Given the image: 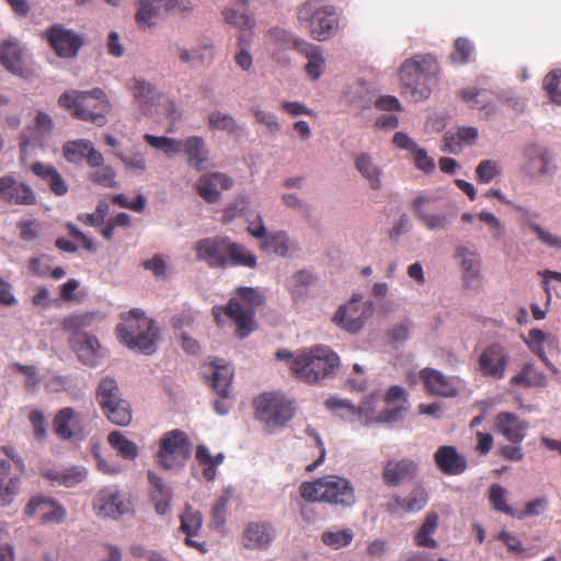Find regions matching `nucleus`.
Masks as SVG:
<instances>
[{"label": "nucleus", "mask_w": 561, "mask_h": 561, "mask_svg": "<svg viewBox=\"0 0 561 561\" xmlns=\"http://www.w3.org/2000/svg\"><path fill=\"white\" fill-rule=\"evenodd\" d=\"M265 301L263 294L253 287H239L226 306H215L213 316L220 325V316L224 313L236 324V335L245 339L255 328L256 309Z\"/></svg>", "instance_id": "nucleus-1"}, {"label": "nucleus", "mask_w": 561, "mask_h": 561, "mask_svg": "<svg viewBox=\"0 0 561 561\" xmlns=\"http://www.w3.org/2000/svg\"><path fill=\"white\" fill-rule=\"evenodd\" d=\"M58 105L69 111L73 118L99 127L107 123L106 115L112 108L105 92L100 88L90 91H66L59 96Z\"/></svg>", "instance_id": "nucleus-2"}, {"label": "nucleus", "mask_w": 561, "mask_h": 561, "mask_svg": "<svg viewBox=\"0 0 561 561\" xmlns=\"http://www.w3.org/2000/svg\"><path fill=\"white\" fill-rule=\"evenodd\" d=\"M439 66L432 55H416L400 68V79L403 92L420 102L428 99L433 87L436 84Z\"/></svg>", "instance_id": "nucleus-3"}, {"label": "nucleus", "mask_w": 561, "mask_h": 561, "mask_svg": "<svg viewBox=\"0 0 561 561\" xmlns=\"http://www.w3.org/2000/svg\"><path fill=\"white\" fill-rule=\"evenodd\" d=\"M123 322L116 327L118 340L131 350L151 355L156 352L159 330L156 322L140 309H131L122 316Z\"/></svg>", "instance_id": "nucleus-4"}, {"label": "nucleus", "mask_w": 561, "mask_h": 561, "mask_svg": "<svg viewBox=\"0 0 561 561\" xmlns=\"http://www.w3.org/2000/svg\"><path fill=\"white\" fill-rule=\"evenodd\" d=\"M340 365V357L329 346L317 345L296 353L290 371L304 382L314 383L331 375Z\"/></svg>", "instance_id": "nucleus-5"}, {"label": "nucleus", "mask_w": 561, "mask_h": 561, "mask_svg": "<svg viewBox=\"0 0 561 561\" xmlns=\"http://www.w3.org/2000/svg\"><path fill=\"white\" fill-rule=\"evenodd\" d=\"M299 492L301 497L309 502L342 506H351L355 502L353 485L347 479L339 476H325L312 482H302Z\"/></svg>", "instance_id": "nucleus-6"}, {"label": "nucleus", "mask_w": 561, "mask_h": 561, "mask_svg": "<svg viewBox=\"0 0 561 561\" xmlns=\"http://www.w3.org/2000/svg\"><path fill=\"white\" fill-rule=\"evenodd\" d=\"M297 19L320 42L330 38L339 27L336 10L325 0H307L298 9Z\"/></svg>", "instance_id": "nucleus-7"}, {"label": "nucleus", "mask_w": 561, "mask_h": 561, "mask_svg": "<svg viewBox=\"0 0 561 561\" xmlns=\"http://www.w3.org/2000/svg\"><path fill=\"white\" fill-rule=\"evenodd\" d=\"M255 417L268 431L284 427L295 415V408L290 400L278 392H265L253 401Z\"/></svg>", "instance_id": "nucleus-8"}, {"label": "nucleus", "mask_w": 561, "mask_h": 561, "mask_svg": "<svg viewBox=\"0 0 561 561\" xmlns=\"http://www.w3.org/2000/svg\"><path fill=\"white\" fill-rule=\"evenodd\" d=\"M191 454L192 443L187 434L181 430H172L160 438L156 461L161 468L171 470L183 467Z\"/></svg>", "instance_id": "nucleus-9"}, {"label": "nucleus", "mask_w": 561, "mask_h": 561, "mask_svg": "<svg viewBox=\"0 0 561 561\" xmlns=\"http://www.w3.org/2000/svg\"><path fill=\"white\" fill-rule=\"evenodd\" d=\"M373 311V302H362V296L354 294L346 305L337 309L332 321L346 332L357 333L363 329Z\"/></svg>", "instance_id": "nucleus-10"}, {"label": "nucleus", "mask_w": 561, "mask_h": 561, "mask_svg": "<svg viewBox=\"0 0 561 561\" xmlns=\"http://www.w3.org/2000/svg\"><path fill=\"white\" fill-rule=\"evenodd\" d=\"M44 37L56 55L61 58H73L83 45V38L75 31L61 24H54L44 32Z\"/></svg>", "instance_id": "nucleus-11"}, {"label": "nucleus", "mask_w": 561, "mask_h": 561, "mask_svg": "<svg viewBox=\"0 0 561 561\" xmlns=\"http://www.w3.org/2000/svg\"><path fill=\"white\" fill-rule=\"evenodd\" d=\"M510 364V354L500 343L488 345L479 355L478 370L485 377L500 380L504 377Z\"/></svg>", "instance_id": "nucleus-12"}, {"label": "nucleus", "mask_w": 561, "mask_h": 561, "mask_svg": "<svg viewBox=\"0 0 561 561\" xmlns=\"http://www.w3.org/2000/svg\"><path fill=\"white\" fill-rule=\"evenodd\" d=\"M276 539V529L271 522L256 520L248 523L241 534L245 549L265 551Z\"/></svg>", "instance_id": "nucleus-13"}, {"label": "nucleus", "mask_w": 561, "mask_h": 561, "mask_svg": "<svg viewBox=\"0 0 561 561\" xmlns=\"http://www.w3.org/2000/svg\"><path fill=\"white\" fill-rule=\"evenodd\" d=\"M24 515L26 517L38 515L43 524H60L65 520L67 512L56 500L37 495L27 502Z\"/></svg>", "instance_id": "nucleus-14"}, {"label": "nucleus", "mask_w": 561, "mask_h": 561, "mask_svg": "<svg viewBox=\"0 0 561 561\" xmlns=\"http://www.w3.org/2000/svg\"><path fill=\"white\" fill-rule=\"evenodd\" d=\"M229 238L213 237L199 240L195 244L196 256L205 261L209 267H227V250Z\"/></svg>", "instance_id": "nucleus-15"}, {"label": "nucleus", "mask_w": 561, "mask_h": 561, "mask_svg": "<svg viewBox=\"0 0 561 561\" xmlns=\"http://www.w3.org/2000/svg\"><path fill=\"white\" fill-rule=\"evenodd\" d=\"M98 516L117 518L128 511V503L116 486H106L99 491L93 502Z\"/></svg>", "instance_id": "nucleus-16"}, {"label": "nucleus", "mask_w": 561, "mask_h": 561, "mask_svg": "<svg viewBox=\"0 0 561 561\" xmlns=\"http://www.w3.org/2000/svg\"><path fill=\"white\" fill-rule=\"evenodd\" d=\"M437 198L431 195L420 194L412 202L414 216L422 221L428 230L445 229L449 218L445 214L433 213Z\"/></svg>", "instance_id": "nucleus-17"}, {"label": "nucleus", "mask_w": 561, "mask_h": 561, "mask_svg": "<svg viewBox=\"0 0 561 561\" xmlns=\"http://www.w3.org/2000/svg\"><path fill=\"white\" fill-rule=\"evenodd\" d=\"M233 181L222 172H213L204 174L196 184L197 194L207 203L214 204L220 199V190L231 188Z\"/></svg>", "instance_id": "nucleus-18"}, {"label": "nucleus", "mask_w": 561, "mask_h": 561, "mask_svg": "<svg viewBox=\"0 0 561 561\" xmlns=\"http://www.w3.org/2000/svg\"><path fill=\"white\" fill-rule=\"evenodd\" d=\"M53 128L54 122L51 117L43 111H37L34 126L27 128L19 136L21 153L25 154L30 146H43L44 138L50 135Z\"/></svg>", "instance_id": "nucleus-19"}, {"label": "nucleus", "mask_w": 561, "mask_h": 561, "mask_svg": "<svg viewBox=\"0 0 561 561\" xmlns=\"http://www.w3.org/2000/svg\"><path fill=\"white\" fill-rule=\"evenodd\" d=\"M0 199L15 205H34L36 202L33 190L11 175L0 178Z\"/></svg>", "instance_id": "nucleus-20"}, {"label": "nucleus", "mask_w": 561, "mask_h": 561, "mask_svg": "<svg viewBox=\"0 0 561 561\" xmlns=\"http://www.w3.org/2000/svg\"><path fill=\"white\" fill-rule=\"evenodd\" d=\"M417 474V465L414 460L402 458L388 460L382 470V480L388 486H398L413 480Z\"/></svg>", "instance_id": "nucleus-21"}, {"label": "nucleus", "mask_w": 561, "mask_h": 561, "mask_svg": "<svg viewBox=\"0 0 561 561\" xmlns=\"http://www.w3.org/2000/svg\"><path fill=\"white\" fill-rule=\"evenodd\" d=\"M434 461L438 470L448 476L461 474L468 466L466 457L450 445L438 447L434 454Z\"/></svg>", "instance_id": "nucleus-22"}, {"label": "nucleus", "mask_w": 561, "mask_h": 561, "mask_svg": "<svg viewBox=\"0 0 561 561\" xmlns=\"http://www.w3.org/2000/svg\"><path fill=\"white\" fill-rule=\"evenodd\" d=\"M495 428L512 444H520L529 427L528 422L520 420L512 412H500L495 416Z\"/></svg>", "instance_id": "nucleus-23"}, {"label": "nucleus", "mask_w": 561, "mask_h": 561, "mask_svg": "<svg viewBox=\"0 0 561 561\" xmlns=\"http://www.w3.org/2000/svg\"><path fill=\"white\" fill-rule=\"evenodd\" d=\"M420 378L427 392L440 397H455L458 392L454 380L443 373L426 367L420 371Z\"/></svg>", "instance_id": "nucleus-24"}, {"label": "nucleus", "mask_w": 561, "mask_h": 561, "mask_svg": "<svg viewBox=\"0 0 561 561\" xmlns=\"http://www.w3.org/2000/svg\"><path fill=\"white\" fill-rule=\"evenodd\" d=\"M70 344L82 364L91 367L98 365L101 345L95 336L89 333H76L70 339Z\"/></svg>", "instance_id": "nucleus-25"}, {"label": "nucleus", "mask_w": 561, "mask_h": 561, "mask_svg": "<svg viewBox=\"0 0 561 561\" xmlns=\"http://www.w3.org/2000/svg\"><path fill=\"white\" fill-rule=\"evenodd\" d=\"M22 473L12 469L9 460H0V506L10 505L20 489Z\"/></svg>", "instance_id": "nucleus-26"}, {"label": "nucleus", "mask_w": 561, "mask_h": 561, "mask_svg": "<svg viewBox=\"0 0 561 561\" xmlns=\"http://www.w3.org/2000/svg\"><path fill=\"white\" fill-rule=\"evenodd\" d=\"M147 477L149 482L150 501L153 503L156 512L163 515L170 508V503L173 496L172 490L156 472L149 470Z\"/></svg>", "instance_id": "nucleus-27"}, {"label": "nucleus", "mask_w": 561, "mask_h": 561, "mask_svg": "<svg viewBox=\"0 0 561 561\" xmlns=\"http://www.w3.org/2000/svg\"><path fill=\"white\" fill-rule=\"evenodd\" d=\"M181 530L186 535L185 545L197 549L199 552L205 553L207 549L205 543H201L192 539L196 536L203 525V516L198 511H194L190 505H186L183 513L180 515Z\"/></svg>", "instance_id": "nucleus-28"}, {"label": "nucleus", "mask_w": 561, "mask_h": 561, "mask_svg": "<svg viewBox=\"0 0 561 561\" xmlns=\"http://www.w3.org/2000/svg\"><path fill=\"white\" fill-rule=\"evenodd\" d=\"M456 255L460 260L462 268V278L467 287H476L480 282V257L476 251L460 245L456 250Z\"/></svg>", "instance_id": "nucleus-29"}, {"label": "nucleus", "mask_w": 561, "mask_h": 561, "mask_svg": "<svg viewBox=\"0 0 561 561\" xmlns=\"http://www.w3.org/2000/svg\"><path fill=\"white\" fill-rule=\"evenodd\" d=\"M461 100L470 107L484 111L490 115L494 111L499 96L488 89L465 88L460 91Z\"/></svg>", "instance_id": "nucleus-30"}, {"label": "nucleus", "mask_w": 561, "mask_h": 561, "mask_svg": "<svg viewBox=\"0 0 561 561\" xmlns=\"http://www.w3.org/2000/svg\"><path fill=\"white\" fill-rule=\"evenodd\" d=\"M428 496L423 488H414L410 494L402 499L398 495L393 496L386 505V511L390 514H397L400 510L404 512H419L427 503Z\"/></svg>", "instance_id": "nucleus-31"}, {"label": "nucleus", "mask_w": 561, "mask_h": 561, "mask_svg": "<svg viewBox=\"0 0 561 561\" xmlns=\"http://www.w3.org/2000/svg\"><path fill=\"white\" fill-rule=\"evenodd\" d=\"M31 171L44 181L55 195L64 196L68 193L66 181L54 165L37 161L31 165Z\"/></svg>", "instance_id": "nucleus-32"}, {"label": "nucleus", "mask_w": 561, "mask_h": 561, "mask_svg": "<svg viewBox=\"0 0 561 561\" xmlns=\"http://www.w3.org/2000/svg\"><path fill=\"white\" fill-rule=\"evenodd\" d=\"M296 50L308 59L305 71L309 79L318 80L324 70V58L319 46L299 41L296 43Z\"/></svg>", "instance_id": "nucleus-33"}, {"label": "nucleus", "mask_w": 561, "mask_h": 561, "mask_svg": "<svg viewBox=\"0 0 561 561\" xmlns=\"http://www.w3.org/2000/svg\"><path fill=\"white\" fill-rule=\"evenodd\" d=\"M43 477L53 485L73 488L87 478V471L81 467H71L64 470L45 469Z\"/></svg>", "instance_id": "nucleus-34"}, {"label": "nucleus", "mask_w": 561, "mask_h": 561, "mask_svg": "<svg viewBox=\"0 0 561 561\" xmlns=\"http://www.w3.org/2000/svg\"><path fill=\"white\" fill-rule=\"evenodd\" d=\"M183 150L187 156V162L197 171H203L206 168V162L209 158V151L206 147L205 140L199 136L187 137L183 141Z\"/></svg>", "instance_id": "nucleus-35"}, {"label": "nucleus", "mask_w": 561, "mask_h": 561, "mask_svg": "<svg viewBox=\"0 0 561 561\" xmlns=\"http://www.w3.org/2000/svg\"><path fill=\"white\" fill-rule=\"evenodd\" d=\"M0 64L12 73L23 71V49L15 39L3 41L0 45Z\"/></svg>", "instance_id": "nucleus-36"}, {"label": "nucleus", "mask_w": 561, "mask_h": 561, "mask_svg": "<svg viewBox=\"0 0 561 561\" xmlns=\"http://www.w3.org/2000/svg\"><path fill=\"white\" fill-rule=\"evenodd\" d=\"M72 408H64L59 410L53 421V427L56 435L68 440L75 437L80 431L78 430V417Z\"/></svg>", "instance_id": "nucleus-37"}, {"label": "nucleus", "mask_w": 561, "mask_h": 561, "mask_svg": "<svg viewBox=\"0 0 561 561\" xmlns=\"http://www.w3.org/2000/svg\"><path fill=\"white\" fill-rule=\"evenodd\" d=\"M526 162L524 170L529 176H538L548 172L549 158L543 148L529 146L525 149Z\"/></svg>", "instance_id": "nucleus-38"}, {"label": "nucleus", "mask_w": 561, "mask_h": 561, "mask_svg": "<svg viewBox=\"0 0 561 561\" xmlns=\"http://www.w3.org/2000/svg\"><path fill=\"white\" fill-rule=\"evenodd\" d=\"M210 368V386L216 393L226 399L229 397V389L233 378L232 369L227 365H217L215 363L209 365Z\"/></svg>", "instance_id": "nucleus-39"}, {"label": "nucleus", "mask_w": 561, "mask_h": 561, "mask_svg": "<svg viewBox=\"0 0 561 561\" xmlns=\"http://www.w3.org/2000/svg\"><path fill=\"white\" fill-rule=\"evenodd\" d=\"M163 0H139L135 13V21L139 28L147 30L154 25L162 9Z\"/></svg>", "instance_id": "nucleus-40"}, {"label": "nucleus", "mask_w": 561, "mask_h": 561, "mask_svg": "<svg viewBox=\"0 0 561 561\" xmlns=\"http://www.w3.org/2000/svg\"><path fill=\"white\" fill-rule=\"evenodd\" d=\"M106 419L117 426H128L133 420V409L125 399H119L108 407L101 408Z\"/></svg>", "instance_id": "nucleus-41"}, {"label": "nucleus", "mask_w": 561, "mask_h": 561, "mask_svg": "<svg viewBox=\"0 0 561 561\" xmlns=\"http://www.w3.org/2000/svg\"><path fill=\"white\" fill-rule=\"evenodd\" d=\"M195 457L203 467V477L207 481H214L217 476V467L222 463L225 455L219 453L213 456L205 445H198Z\"/></svg>", "instance_id": "nucleus-42"}, {"label": "nucleus", "mask_w": 561, "mask_h": 561, "mask_svg": "<svg viewBox=\"0 0 561 561\" xmlns=\"http://www.w3.org/2000/svg\"><path fill=\"white\" fill-rule=\"evenodd\" d=\"M108 445L125 460H135L139 455L138 446L119 431H113L107 435Z\"/></svg>", "instance_id": "nucleus-43"}, {"label": "nucleus", "mask_w": 561, "mask_h": 561, "mask_svg": "<svg viewBox=\"0 0 561 561\" xmlns=\"http://www.w3.org/2000/svg\"><path fill=\"white\" fill-rule=\"evenodd\" d=\"M244 266L249 268L256 267V256L247 250L243 244L233 242L229 239L227 250V266Z\"/></svg>", "instance_id": "nucleus-44"}, {"label": "nucleus", "mask_w": 561, "mask_h": 561, "mask_svg": "<svg viewBox=\"0 0 561 561\" xmlns=\"http://www.w3.org/2000/svg\"><path fill=\"white\" fill-rule=\"evenodd\" d=\"M356 170L369 182L371 190H379L381 187L380 182V169L373 162V159L367 153H359L355 158Z\"/></svg>", "instance_id": "nucleus-45"}, {"label": "nucleus", "mask_w": 561, "mask_h": 561, "mask_svg": "<svg viewBox=\"0 0 561 561\" xmlns=\"http://www.w3.org/2000/svg\"><path fill=\"white\" fill-rule=\"evenodd\" d=\"M95 399L100 408L108 407L113 402L122 399L117 381L111 377L102 378L95 390Z\"/></svg>", "instance_id": "nucleus-46"}, {"label": "nucleus", "mask_w": 561, "mask_h": 561, "mask_svg": "<svg viewBox=\"0 0 561 561\" xmlns=\"http://www.w3.org/2000/svg\"><path fill=\"white\" fill-rule=\"evenodd\" d=\"M438 526L437 513L431 512L426 515L424 523L414 537L415 545L424 548H436L437 542L432 538Z\"/></svg>", "instance_id": "nucleus-47"}, {"label": "nucleus", "mask_w": 561, "mask_h": 561, "mask_svg": "<svg viewBox=\"0 0 561 561\" xmlns=\"http://www.w3.org/2000/svg\"><path fill=\"white\" fill-rule=\"evenodd\" d=\"M260 248L278 256H286L290 249V239L285 231L271 232L261 242Z\"/></svg>", "instance_id": "nucleus-48"}, {"label": "nucleus", "mask_w": 561, "mask_h": 561, "mask_svg": "<svg viewBox=\"0 0 561 561\" xmlns=\"http://www.w3.org/2000/svg\"><path fill=\"white\" fill-rule=\"evenodd\" d=\"M546 376L538 371L530 363L525 364L520 371L511 378L512 385H522L524 387H543Z\"/></svg>", "instance_id": "nucleus-49"}, {"label": "nucleus", "mask_w": 561, "mask_h": 561, "mask_svg": "<svg viewBox=\"0 0 561 561\" xmlns=\"http://www.w3.org/2000/svg\"><path fill=\"white\" fill-rule=\"evenodd\" d=\"M353 538L354 533L351 528L325 530L321 534V542L333 550H339L350 546Z\"/></svg>", "instance_id": "nucleus-50"}, {"label": "nucleus", "mask_w": 561, "mask_h": 561, "mask_svg": "<svg viewBox=\"0 0 561 561\" xmlns=\"http://www.w3.org/2000/svg\"><path fill=\"white\" fill-rule=\"evenodd\" d=\"M144 140L151 147L162 150L168 156L178 154L183 150V141L180 139L145 134Z\"/></svg>", "instance_id": "nucleus-51"}, {"label": "nucleus", "mask_w": 561, "mask_h": 561, "mask_svg": "<svg viewBox=\"0 0 561 561\" xmlns=\"http://www.w3.org/2000/svg\"><path fill=\"white\" fill-rule=\"evenodd\" d=\"M128 88L131 90L135 100L140 106H145L153 102L156 92L154 88L149 82L134 78L129 81Z\"/></svg>", "instance_id": "nucleus-52"}, {"label": "nucleus", "mask_w": 561, "mask_h": 561, "mask_svg": "<svg viewBox=\"0 0 561 561\" xmlns=\"http://www.w3.org/2000/svg\"><path fill=\"white\" fill-rule=\"evenodd\" d=\"M90 149V140L79 139L67 141L62 146L64 158L70 163L81 162Z\"/></svg>", "instance_id": "nucleus-53"}, {"label": "nucleus", "mask_w": 561, "mask_h": 561, "mask_svg": "<svg viewBox=\"0 0 561 561\" xmlns=\"http://www.w3.org/2000/svg\"><path fill=\"white\" fill-rule=\"evenodd\" d=\"M507 491L500 484H492L489 490V500L493 508L512 517L516 516V511L506 503Z\"/></svg>", "instance_id": "nucleus-54"}, {"label": "nucleus", "mask_w": 561, "mask_h": 561, "mask_svg": "<svg viewBox=\"0 0 561 561\" xmlns=\"http://www.w3.org/2000/svg\"><path fill=\"white\" fill-rule=\"evenodd\" d=\"M208 126L211 129L225 130L227 133H234L238 129L234 118L219 111H214L208 115Z\"/></svg>", "instance_id": "nucleus-55"}, {"label": "nucleus", "mask_w": 561, "mask_h": 561, "mask_svg": "<svg viewBox=\"0 0 561 561\" xmlns=\"http://www.w3.org/2000/svg\"><path fill=\"white\" fill-rule=\"evenodd\" d=\"M543 88L550 100L553 103L561 105V70L556 69L550 71L543 78Z\"/></svg>", "instance_id": "nucleus-56"}, {"label": "nucleus", "mask_w": 561, "mask_h": 561, "mask_svg": "<svg viewBox=\"0 0 561 561\" xmlns=\"http://www.w3.org/2000/svg\"><path fill=\"white\" fill-rule=\"evenodd\" d=\"M268 41L275 46V50H286L294 48L296 50V43L300 39L293 38V36L285 30L273 28L267 34Z\"/></svg>", "instance_id": "nucleus-57"}, {"label": "nucleus", "mask_w": 561, "mask_h": 561, "mask_svg": "<svg viewBox=\"0 0 561 561\" xmlns=\"http://www.w3.org/2000/svg\"><path fill=\"white\" fill-rule=\"evenodd\" d=\"M115 178L116 173L110 165H104L90 174V180L92 182L110 188L117 186Z\"/></svg>", "instance_id": "nucleus-58"}, {"label": "nucleus", "mask_w": 561, "mask_h": 561, "mask_svg": "<svg viewBox=\"0 0 561 561\" xmlns=\"http://www.w3.org/2000/svg\"><path fill=\"white\" fill-rule=\"evenodd\" d=\"M229 499L227 496L219 497L210 512V526L214 528H221L226 524V516L228 510Z\"/></svg>", "instance_id": "nucleus-59"}, {"label": "nucleus", "mask_w": 561, "mask_h": 561, "mask_svg": "<svg viewBox=\"0 0 561 561\" xmlns=\"http://www.w3.org/2000/svg\"><path fill=\"white\" fill-rule=\"evenodd\" d=\"M116 157L124 163L125 168L134 173L141 174L147 169V162L142 153L135 152L130 156H124L121 152Z\"/></svg>", "instance_id": "nucleus-60"}, {"label": "nucleus", "mask_w": 561, "mask_h": 561, "mask_svg": "<svg viewBox=\"0 0 561 561\" xmlns=\"http://www.w3.org/2000/svg\"><path fill=\"white\" fill-rule=\"evenodd\" d=\"M224 16L227 23L241 30H250L254 26V20L244 12H238L233 9L225 10Z\"/></svg>", "instance_id": "nucleus-61"}, {"label": "nucleus", "mask_w": 561, "mask_h": 561, "mask_svg": "<svg viewBox=\"0 0 561 561\" xmlns=\"http://www.w3.org/2000/svg\"><path fill=\"white\" fill-rule=\"evenodd\" d=\"M478 218L488 225L492 238L495 241H501L503 239L504 226L495 215L490 211H481L478 215Z\"/></svg>", "instance_id": "nucleus-62"}, {"label": "nucleus", "mask_w": 561, "mask_h": 561, "mask_svg": "<svg viewBox=\"0 0 561 561\" xmlns=\"http://www.w3.org/2000/svg\"><path fill=\"white\" fill-rule=\"evenodd\" d=\"M476 174L480 183H490L499 174L497 163L493 160H483L478 164Z\"/></svg>", "instance_id": "nucleus-63"}, {"label": "nucleus", "mask_w": 561, "mask_h": 561, "mask_svg": "<svg viewBox=\"0 0 561 561\" xmlns=\"http://www.w3.org/2000/svg\"><path fill=\"white\" fill-rule=\"evenodd\" d=\"M472 53V44L469 39L459 37L455 41V53L450 56V58L459 64H466L469 61V58Z\"/></svg>", "instance_id": "nucleus-64"}]
</instances>
